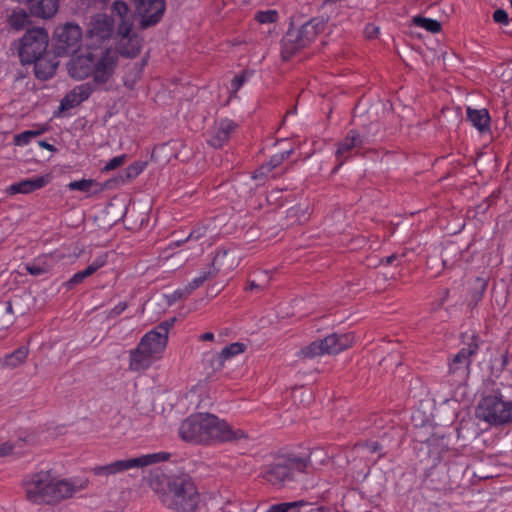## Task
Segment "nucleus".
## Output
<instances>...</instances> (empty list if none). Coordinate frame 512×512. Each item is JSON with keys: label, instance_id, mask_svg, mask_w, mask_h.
I'll return each mask as SVG.
<instances>
[{"label": "nucleus", "instance_id": "55", "mask_svg": "<svg viewBox=\"0 0 512 512\" xmlns=\"http://www.w3.org/2000/svg\"><path fill=\"white\" fill-rule=\"evenodd\" d=\"M369 447L372 452H377L380 449V446L377 442H372Z\"/></svg>", "mask_w": 512, "mask_h": 512}, {"label": "nucleus", "instance_id": "15", "mask_svg": "<svg viewBox=\"0 0 512 512\" xmlns=\"http://www.w3.org/2000/svg\"><path fill=\"white\" fill-rule=\"evenodd\" d=\"M114 30V19L105 13H98L91 18L87 29V35L91 40V45H96L109 40L113 35Z\"/></svg>", "mask_w": 512, "mask_h": 512}, {"label": "nucleus", "instance_id": "5", "mask_svg": "<svg viewBox=\"0 0 512 512\" xmlns=\"http://www.w3.org/2000/svg\"><path fill=\"white\" fill-rule=\"evenodd\" d=\"M167 337L160 336L157 331L147 332L139 341L137 347L130 351L129 368L139 372L149 368L158 360L167 346Z\"/></svg>", "mask_w": 512, "mask_h": 512}, {"label": "nucleus", "instance_id": "13", "mask_svg": "<svg viewBox=\"0 0 512 512\" xmlns=\"http://www.w3.org/2000/svg\"><path fill=\"white\" fill-rule=\"evenodd\" d=\"M366 142L367 139L365 136L360 135L357 130H350L346 137L338 144L335 153L337 165L333 169V172L336 173L348 159L360 153Z\"/></svg>", "mask_w": 512, "mask_h": 512}, {"label": "nucleus", "instance_id": "28", "mask_svg": "<svg viewBox=\"0 0 512 512\" xmlns=\"http://www.w3.org/2000/svg\"><path fill=\"white\" fill-rule=\"evenodd\" d=\"M29 354L28 348L21 346L12 353L6 355L3 366L8 368H16L25 362Z\"/></svg>", "mask_w": 512, "mask_h": 512}, {"label": "nucleus", "instance_id": "34", "mask_svg": "<svg viewBox=\"0 0 512 512\" xmlns=\"http://www.w3.org/2000/svg\"><path fill=\"white\" fill-rule=\"evenodd\" d=\"M413 23L420 28L425 29L431 33H438L441 30V23L435 19L426 18L422 16H415Z\"/></svg>", "mask_w": 512, "mask_h": 512}, {"label": "nucleus", "instance_id": "33", "mask_svg": "<svg viewBox=\"0 0 512 512\" xmlns=\"http://www.w3.org/2000/svg\"><path fill=\"white\" fill-rule=\"evenodd\" d=\"M253 76V71L243 70L239 74L235 75L230 83V94L231 96H236L237 92L242 88V86L249 81V79Z\"/></svg>", "mask_w": 512, "mask_h": 512}, {"label": "nucleus", "instance_id": "9", "mask_svg": "<svg viewBox=\"0 0 512 512\" xmlns=\"http://www.w3.org/2000/svg\"><path fill=\"white\" fill-rule=\"evenodd\" d=\"M355 342V335L348 333H332L323 339L316 340L302 349V354L314 358L325 354H338L351 347Z\"/></svg>", "mask_w": 512, "mask_h": 512}, {"label": "nucleus", "instance_id": "50", "mask_svg": "<svg viewBox=\"0 0 512 512\" xmlns=\"http://www.w3.org/2000/svg\"><path fill=\"white\" fill-rule=\"evenodd\" d=\"M402 257H404V254L398 255V254L394 253V254H392L390 256L382 258L381 259V264L386 265V266L398 265L399 264V260Z\"/></svg>", "mask_w": 512, "mask_h": 512}, {"label": "nucleus", "instance_id": "56", "mask_svg": "<svg viewBox=\"0 0 512 512\" xmlns=\"http://www.w3.org/2000/svg\"><path fill=\"white\" fill-rule=\"evenodd\" d=\"M511 7H512V0H511Z\"/></svg>", "mask_w": 512, "mask_h": 512}, {"label": "nucleus", "instance_id": "53", "mask_svg": "<svg viewBox=\"0 0 512 512\" xmlns=\"http://www.w3.org/2000/svg\"><path fill=\"white\" fill-rule=\"evenodd\" d=\"M38 145L41 148L46 149L48 151H55V147L52 144H50V143H48V142H46L44 140L38 141Z\"/></svg>", "mask_w": 512, "mask_h": 512}, {"label": "nucleus", "instance_id": "29", "mask_svg": "<svg viewBox=\"0 0 512 512\" xmlns=\"http://www.w3.org/2000/svg\"><path fill=\"white\" fill-rule=\"evenodd\" d=\"M33 437L31 435H19L16 441H6L0 444V457H5L15 453L16 447H22L25 443H31Z\"/></svg>", "mask_w": 512, "mask_h": 512}, {"label": "nucleus", "instance_id": "17", "mask_svg": "<svg viewBox=\"0 0 512 512\" xmlns=\"http://www.w3.org/2000/svg\"><path fill=\"white\" fill-rule=\"evenodd\" d=\"M237 124L228 118L216 121L213 127L207 132L206 141L213 148L223 147L235 132Z\"/></svg>", "mask_w": 512, "mask_h": 512}, {"label": "nucleus", "instance_id": "8", "mask_svg": "<svg viewBox=\"0 0 512 512\" xmlns=\"http://www.w3.org/2000/svg\"><path fill=\"white\" fill-rule=\"evenodd\" d=\"M478 416L491 425L512 424V401L501 395H488L478 405Z\"/></svg>", "mask_w": 512, "mask_h": 512}, {"label": "nucleus", "instance_id": "7", "mask_svg": "<svg viewBox=\"0 0 512 512\" xmlns=\"http://www.w3.org/2000/svg\"><path fill=\"white\" fill-rule=\"evenodd\" d=\"M170 458L167 452H157L141 455L135 458L116 460L106 465H98L92 468L96 476H110L123 473L133 468H144L152 464L165 462Z\"/></svg>", "mask_w": 512, "mask_h": 512}, {"label": "nucleus", "instance_id": "12", "mask_svg": "<svg viewBox=\"0 0 512 512\" xmlns=\"http://www.w3.org/2000/svg\"><path fill=\"white\" fill-rule=\"evenodd\" d=\"M54 38L59 55H66L76 51L82 39V30L79 25L66 23L55 29Z\"/></svg>", "mask_w": 512, "mask_h": 512}, {"label": "nucleus", "instance_id": "40", "mask_svg": "<svg viewBox=\"0 0 512 512\" xmlns=\"http://www.w3.org/2000/svg\"><path fill=\"white\" fill-rule=\"evenodd\" d=\"M286 460L291 471V476H293L294 471L305 472L309 464V460L305 458L293 457L287 458Z\"/></svg>", "mask_w": 512, "mask_h": 512}, {"label": "nucleus", "instance_id": "48", "mask_svg": "<svg viewBox=\"0 0 512 512\" xmlns=\"http://www.w3.org/2000/svg\"><path fill=\"white\" fill-rule=\"evenodd\" d=\"M493 20L496 23L507 25L509 22L508 13L503 9H497L493 13Z\"/></svg>", "mask_w": 512, "mask_h": 512}, {"label": "nucleus", "instance_id": "45", "mask_svg": "<svg viewBox=\"0 0 512 512\" xmlns=\"http://www.w3.org/2000/svg\"><path fill=\"white\" fill-rule=\"evenodd\" d=\"M127 307V302H119L117 305H115L113 308L106 312V318L115 319L116 317L121 315L127 309Z\"/></svg>", "mask_w": 512, "mask_h": 512}, {"label": "nucleus", "instance_id": "31", "mask_svg": "<svg viewBox=\"0 0 512 512\" xmlns=\"http://www.w3.org/2000/svg\"><path fill=\"white\" fill-rule=\"evenodd\" d=\"M147 64V59L143 58L139 63L134 65V68L125 74L124 76V85L130 89L134 87V85L141 78V74L143 72L144 67Z\"/></svg>", "mask_w": 512, "mask_h": 512}, {"label": "nucleus", "instance_id": "35", "mask_svg": "<svg viewBox=\"0 0 512 512\" xmlns=\"http://www.w3.org/2000/svg\"><path fill=\"white\" fill-rule=\"evenodd\" d=\"M111 11L113 14L117 15L120 19L119 23L128 22L133 23L129 16V7L126 2L121 0H116L113 2Z\"/></svg>", "mask_w": 512, "mask_h": 512}, {"label": "nucleus", "instance_id": "24", "mask_svg": "<svg viewBox=\"0 0 512 512\" xmlns=\"http://www.w3.org/2000/svg\"><path fill=\"white\" fill-rule=\"evenodd\" d=\"M231 250L225 248H219L212 260V263L208 266L210 269H214V274H217L221 271H231L238 263H235L234 259H231L229 262L227 258Z\"/></svg>", "mask_w": 512, "mask_h": 512}, {"label": "nucleus", "instance_id": "54", "mask_svg": "<svg viewBox=\"0 0 512 512\" xmlns=\"http://www.w3.org/2000/svg\"><path fill=\"white\" fill-rule=\"evenodd\" d=\"M199 339L201 341H212L214 340V334L212 332H206L200 335Z\"/></svg>", "mask_w": 512, "mask_h": 512}, {"label": "nucleus", "instance_id": "4", "mask_svg": "<svg viewBox=\"0 0 512 512\" xmlns=\"http://www.w3.org/2000/svg\"><path fill=\"white\" fill-rule=\"evenodd\" d=\"M152 488L161 503L176 512H194L200 501L195 483L189 475L165 477L153 483Z\"/></svg>", "mask_w": 512, "mask_h": 512}, {"label": "nucleus", "instance_id": "30", "mask_svg": "<svg viewBox=\"0 0 512 512\" xmlns=\"http://www.w3.org/2000/svg\"><path fill=\"white\" fill-rule=\"evenodd\" d=\"M255 279L247 281L246 291H262L266 288L270 281V275L267 271H259L255 273Z\"/></svg>", "mask_w": 512, "mask_h": 512}, {"label": "nucleus", "instance_id": "2", "mask_svg": "<svg viewBox=\"0 0 512 512\" xmlns=\"http://www.w3.org/2000/svg\"><path fill=\"white\" fill-rule=\"evenodd\" d=\"M88 483L85 478L58 479L50 470H40L26 474L22 488L25 499L31 504L54 506L86 489Z\"/></svg>", "mask_w": 512, "mask_h": 512}, {"label": "nucleus", "instance_id": "21", "mask_svg": "<svg viewBox=\"0 0 512 512\" xmlns=\"http://www.w3.org/2000/svg\"><path fill=\"white\" fill-rule=\"evenodd\" d=\"M246 346L240 342H234L224 347L218 354L214 355L211 364L214 370H221L225 366V362L231 358L243 353Z\"/></svg>", "mask_w": 512, "mask_h": 512}, {"label": "nucleus", "instance_id": "25", "mask_svg": "<svg viewBox=\"0 0 512 512\" xmlns=\"http://www.w3.org/2000/svg\"><path fill=\"white\" fill-rule=\"evenodd\" d=\"M292 478L287 460L284 459L272 465L267 471V480L273 483L283 482Z\"/></svg>", "mask_w": 512, "mask_h": 512}, {"label": "nucleus", "instance_id": "23", "mask_svg": "<svg viewBox=\"0 0 512 512\" xmlns=\"http://www.w3.org/2000/svg\"><path fill=\"white\" fill-rule=\"evenodd\" d=\"M107 253L98 255L84 270L75 273L69 280L70 286L82 283L86 278L93 275L97 270L102 268L107 263Z\"/></svg>", "mask_w": 512, "mask_h": 512}, {"label": "nucleus", "instance_id": "38", "mask_svg": "<svg viewBox=\"0 0 512 512\" xmlns=\"http://www.w3.org/2000/svg\"><path fill=\"white\" fill-rule=\"evenodd\" d=\"M80 104H81V102L79 101V99L77 98V95L75 94V92L72 89L61 100L59 110L61 112L68 111L72 108L77 107Z\"/></svg>", "mask_w": 512, "mask_h": 512}, {"label": "nucleus", "instance_id": "16", "mask_svg": "<svg viewBox=\"0 0 512 512\" xmlns=\"http://www.w3.org/2000/svg\"><path fill=\"white\" fill-rule=\"evenodd\" d=\"M479 349V338L473 334L471 341L466 347L461 348L449 363V372L452 374L462 373L466 375L471 365V358L477 354Z\"/></svg>", "mask_w": 512, "mask_h": 512}, {"label": "nucleus", "instance_id": "18", "mask_svg": "<svg viewBox=\"0 0 512 512\" xmlns=\"http://www.w3.org/2000/svg\"><path fill=\"white\" fill-rule=\"evenodd\" d=\"M31 63H34L35 76L41 80L51 78L55 74L58 66L56 58L47 51L37 56V59L31 60Z\"/></svg>", "mask_w": 512, "mask_h": 512}, {"label": "nucleus", "instance_id": "49", "mask_svg": "<svg viewBox=\"0 0 512 512\" xmlns=\"http://www.w3.org/2000/svg\"><path fill=\"white\" fill-rule=\"evenodd\" d=\"M26 270L29 274L33 276H40L43 275L46 272V269L38 264H26Z\"/></svg>", "mask_w": 512, "mask_h": 512}, {"label": "nucleus", "instance_id": "1", "mask_svg": "<svg viewBox=\"0 0 512 512\" xmlns=\"http://www.w3.org/2000/svg\"><path fill=\"white\" fill-rule=\"evenodd\" d=\"M117 62V53L111 48H94L85 54L72 57L67 65L69 75L76 80H93L73 88L81 103L87 100L97 87L110 81Z\"/></svg>", "mask_w": 512, "mask_h": 512}, {"label": "nucleus", "instance_id": "20", "mask_svg": "<svg viewBox=\"0 0 512 512\" xmlns=\"http://www.w3.org/2000/svg\"><path fill=\"white\" fill-rule=\"evenodd\" d=\"M26 5L33 16L50 18L58 10V0H27Z\"/></svg>", "mask_w": 512, "mask_h": 512}, {"label": "nucleus", "instance_id": "37", "mask_svg": "<svg viewBox=\"0 0 512 512\" xmlns=\"http://www.w3.org/2000/svg\"><path fill=\"white\" fill-rule=\"evenodd\" d=\"M43 132L44 130H26L14 137V144L17 146H26L30 143L32 138L41 135Z\"/></svg>", "mask_w": 512, "mask_h": 512}, {"label": "nucleus", "instance_id": "10", "mask_svg": "<svg viewBox=\"0 0 512 512\" xmlns=\"http://www.w3.org/2000/svg\"><path fill=\"white\" fill-rule=\"evenodd\" d=\"M49 36L44 28L28 29L21 39L19 57L23 64H30L31 60L44 54L48 48Z\"/></svg>", "mask_w": 512, "mask_h": 512}, {"label": "nucleus", "instance_id": "32", "mask_svg": "<svg viewBox=\"0 0 512 512\" xmlns=\"http://www.w3.org/2000/svg\"><path fill=\"white\" fill-rule=\"evenodd\" d=\"M214 269H210L208 266L201 269L198 275L193 278L189 283L190 290H196L201 287L206 281L215 278Z\"/></svg>", "mask_w": 512, "mask_h": 512}, {"label": "nucleus", "instance_id": "26", "mask_svg": "<svg viewBox=\"0 0 512 512\" xmlns=\"http://www.w3.org/2000/svg\"><path fill=\"white\" fill-rule=\"evenodd\" d=\"M67 188L70 191H81L88 195H95L102 191L100 185L93 179H81L68 183Z\"/></svg>", "mask_w": 512, "mask_h": 512}, {"label": "nucleus", "instance_id": "46", "mask_svg": "<svg viewBox=\"0 0 512 512\" xmlns=\"http://www.w3.org/2000/svg\"><path fill=\"white\" fill-rule=\"evenodd\" d=\"M192 292H193V290H190L189 285L187 284L183 288H178V289L174 290L171 295V298L174 301L182 300V299L187 298Z\"/></svg>", "mask_w": 512, "mask_h": 512}, {"label": "nucleus", "instance_id": "11", "mask_svg": "<svg viewBox=\"0 0 512 512\" xmlns=\"http://www.w3.org/2000/svg\"><path fill=\"white\" fill-rule=\"evenodd\" d=\"M133 23H119L116 29L117 49L113 50L125 57H135L139 54L143 38L136 32H133ZM112 49V47H110Z\"/></svg>", "mask_w": 512, "mask_h": 512}, {"label": "nucleus", "instance_id": "6", "mask_svg": "<svg viewBox=\"0 0 512 512\" xmlns=\"http://www.w3.org/2000/svg\"><path fill=\"white\" fill-rule=\"evenodd\" d=\"M324 28L325 23L319 18H313L299 28L291 26L281 40L282 58L288 60L299 50L309 46Z\"/></svg>", "mask_w": 512, "mask_h": 512}, {"label": "nucleus", "instance_id": "42", "mask_svg": "<svg viewBox=\"0 0 512 512\" xmlns=\"http://www.w3.org/2000/svg\"><path fill=\"white\" fill-rule=\"evenodd\" d=\"M145 166H146V163L141 162V161H137V162H134L133 164L129 165L125 169L126 178L129 180L136 178L138 175H140L143 172V170L145 169Z\"/></svg>", "mask_w": 512, "mask_h": 512}, {"label": "nucleus", "instance_id": "52", "mask_svg": "<svg viewBox=\"0 0 512 512\" xmlns=\"http://www.w3.org/2000/svg\"><path fill=\"white\" fill-rule=\"evenodd\" d=\"M3 311L10 316L14 315L13 306L10 301L3 304Z\"/></svg>", "mask_w": 512, "mask_h": 512}, {"label": "nucleus", "instance_id": "47", "mask_svg": "<svg viewBox=\"0 0 512 512\" xmlns=\"http://www.w3.org/2000/svg\"><path fill=\"white\" fill-rule=\"evenodd\" d=\"M173 324L174 319L163 321L156 328H154L153 331H157L160 336H166L168 338L169 330Z\"/></svg>", "mask_w": 512, "mask_h": 512}, {"label": "nucleus", "instance_id": "41", "mask_svg": "<svg viewBox=\"0 0 512 512\" xmlns=\"http://www.w3.org/2000/svg\"><path fill=\"white\" fill-rule=\"evenodd\" d=\"M255 20L261 24L275 23L278 20V12L276 10L258 11L255 14Z\"/></svg>", "mask_w": 512, "mask_h": 512}, {"label": "nucleus", "instance_id": "51", "mask_svg": "<svg viewBox=\"0 0 512 512\" xmlns=\"http://www.w3.org/2000/svg\"><path fill=\"white\" fill-rule=\"evenodd\" d=\"M365 36L369 39H373L379 34V27L374 24H367L364 29Z\"/></svg>", "mask_w": 512, "mask_h": 512}, {"label": "nucleus", "instance_id": "44", "mask_svg": "<svg viewBox=\"0 0 512 512\" xmlns=\"http://www.w3.org/2000/svg\"><path fill=\"white\" fill-rule=\"evenodd\" d=\"M126 161V155H119L112 159H110L106 164L104 165L102 171L109 172L112 170H115L116 168L122 166Z\"/></svg>", "mask_w": 512, "mask_h": 512}, {"label": "nucleus", "instance_id": "43", "mask_svg": "<svg viewBox=\"0 0 512 512\" xmlns=\"http://www.w3.org/2000/svg\"><path fill=\"white\" fill-rule=\"evenodd\" d=\"M305 503L303 501H295V502H286L280 504L272 505L268 512H288L292 508L303 506Z\"/></svg>", "mask_w": 512, "mask_h": 512}, {"label": "nucleus", "instance_id": "3", "mask_svg": "<svg viewBox=\"0 0 512 512\" xmlns=\"http://www.w3.org/2000/svg\"><path fill=\"white\" fill-rule=\"evenodd\" d=\"M179 435L195 444L229 442L246 438L241 429L231 427L226 421L209 413H198L187 417L179 426Z\"/></svg>", "mask_w": 512, "mask_h": 512}, {"label": "nucleus", "instance_id": "36", "mask_svg": "<svg viewBox=\"0 0 512 512\" xmlns=\"http://www.w3.org/2000/svg\"><path fill=\"white\" fill-rule=\"evenodd\" d=\"M207 233V227L203 224L196 225L187 235L186 238L177 240L176 246H180L189 241H198L203 238Z\"/></svg>", "mask_w": 512, "mask_h": 512}, {"label": "nucleus", "instance_id": "27", "mask_svg": "<svg viewBox=\"0 0 512 512\" xmlns=\"http://www.w3.org/2000/svg\"><path fill=\"white\" fill-rule=\"evenodd\" d=\"M292 152V149H289L272 155L270 160L259 168L254 177L257 178L258 174L265 175L269 173L272 169L278 167L285 159L289 158Z\"/></svg>", "mask_w": 512, "mask_h": 512}, {"label": "nucleus", "instance_id": "14", "mask_svg": "<svg viewBox=\"0 0 512 512\" xmlns=\"http://www.w3.org/2000/svg\"><path fill=\"white\" fill-rule=\"evenodd\" d=\"M166 9L164 0H141L135 5V13L142 29L155 26L160 22Z\"/></svg>", "mask_w": 512, "mask_h": 512}, {"label": "nucleus", "instance_id": "22", "mask_svg": "<svg viewBox=\"0 0 512 512\" xmlns=\"http://www.w3.org/2000/svg\"><path fill=\"white\" fill-rule=\"evenodd\" d=\"M467 120L479 132L484 133L490 129L491 117L487 109H473L467 107L466 109Z\"/></svg>", "mask_w": 512, "mask_h": 512}, {"label": "nucleus", "instance_id": "39", "mask_svg": "<svg viewBox=\"0 0 512 512\" xmlns=\"http://www.w3.org/2000/svg\"><path fill=\"white\" fill-rule=\"evenodd\" d=\"M27 21H28V15L23 10L15 11L9 17L10 26L16 30H20V29L24 28Z\"/></svg>", "mask_w": 512, "mask_h": 512}, {"label": "nucleus", "instance_id": "19", "mask_svg": "<svg viewBox=\"0 0 512 512\" xmlns=\"http://www.w3.org/2000/svg\"><path fill=\"white\" fill-rule=\"evenodd\" d=\"M50 182V176L43 175L36 178L25 179L17 183H13L8 188V193L14 194H29L36 190L45 187Z\"/></svg>", "mask_w": 512, "mask_h": 512}]
</instances>
